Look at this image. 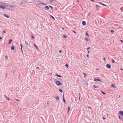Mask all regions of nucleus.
Listing matches in <instances>:
<instances>
[{
    "label": "nucleus",
    "mask_w": 123,
    "mask_h": 123,
    "mask_svg": "<svg viewBox=\"0 0 123 123\" xmlns=\"http://www.w3.org/2000/svg\"><path fill=\"white\" fill-rule=\"evenodd\" d=\"M96 69L97 70H98V69Z\"/></svg>",
    "instance_id": "59"
},
{
    "label": "nucleus",
    "mask_w": 123,
    "mask_h": 123,
    "mask_svg": "<svg viewBox=\"0 0 123 123\" xmlns=\"http://www.w3.org/2000/svg\"><path fill=\"white\" fill-rule=\"evenodd\" d=\"M87 56L88 58L89 57V55H87Z\"/></svg>",
    "instance_id": "43"
},
{
    "label": "nucleus",
    "mask_w": 123,
    "mask_h": 123,
    "mask_svg": "<svg viewBox=\"0 0 123 123\" xmlns=\"http://www.w3.org/2000/svg\"><path fill=\"white\" fill-rule=\"evenodd\" d=\"M3 5H0V8H2V9L6 8V7L7 6V5L6 4L3 3Z\"/></svg>",
    "instance_id": "1"
},
{
    "label": "nucleus",
    "mask_w": 123,
    "mask_h": 123,
    "mask_svg": "<svg viewBox=\"0 0 123 123\" xmlns=\"http://www.w3.org/2000/svg\"><path fill=\"white\" fill-rule=\"evenodd\" d=\"M118 117H119V118L120 119H121L122 120H123V119L121 118L120 117V115H118Z\"/></svg>",
    "instance_id": "16"
},
{
    "label": "nucleus",
    "mask_w": 123,
    "mask_h": 123,
    "mask_svg": "<svg viewBox=\"0 0 123 123\" xmlns=\"http://www.w3.org/2000/svg\"><path fill=\"white\" fill-rule=\"evenodd\" d=\"M103 119H105V118L104 117H103Z\"/></svg>",
    "instance_id": "47"
},
{
    "label": "nucleus",
    "mask_w": 123,
    "mask_h": 123,
    "mask_svg": "<svg viewBox=\"0 0 123 123\" xmlns=\"http://www.w3.org/2000/svg\"><path fill=\"white\" fill-rule=\"evenodd\" d=\"M85 40H86V41H87L88 42V41H89L88 39L87 38H86Z\"/></svg>",
    "instance_id": "26"
},
{
    "label": "nucleus",
    "mask_w": 123,
    "mask_h": 123,
    "mask_svg": "<svg viewBox=\"0 0 123 123\" xmlns=\"http://www.w3.org/2000/svg\"><path fill=\"white\" fill-rule=\"evenodd\" d=\"M120 69H121V70H123V69L122 68H121Z\"/></svg>",
    "instance_id": "56"
},
{
    "label": "nucleus",
    "mask_w": 123,
    "mask_h": 123,
    "mask_svg": "<svg viewBox=\"0 0 123 123\" xmlns=\"http://www.w3.org/2000/svg\"><path fill=\"white\" fill-rule=\"evenodd\" d=\"M56 84L58 86H60L61 85V82L59 81H57L56 82Z\"/></svg>",
    "instance_id": "4"
},
{
    "label": "nucleus",
    "mask_w": 123,
    "mask_h": 123,
    "mask_svg": "<svg viewBox=\"0 0 123 123\" xmlns=\"http://www.w3.org/2000/svg\"><path fill=\"white\" fill-rule=\"evenodd\" d=\"M68 113L69 111L70 108L69 107H68Z\"/></svg>",
    "instance_id": "22"
},
{
    "label": "nucleus",
    "mask_w": 123,
    "mask_h": 123,
    "mask_svg": "<svg viewBox=\"0 0 123 123\" xmlns=\"http://www.w3.org/2000/svg\"><path fill=\"white\" fill-rule=\"evenodd\" d=\"M82 24L84 26L85 25H86V23L85 21H83L82 22Z\"/></svg>",
    "instance_id": "9"
},
{
    "label": "nucleus",
    "mask_w": 123,
    "mask_h": 123,
    "mask_svg": "<svg viewBox=\"0 0 123 123\" xmlns=\"http://www.w3.org/2000/svg\"><path fill=\"white\" fill-rule=\"evenodd\" d=\"M62 50H60L59 51V52L60 53H61L62 52Z\"/></svg>",
    "instance_id": "35"
},
{
    "label": "nucleus",
    "mask_w": 123,
    "mask_h": 123,
    "mask_svg": "<svg viewBox=\"0 0 123 123\" xmlns=\"http://www.w3.org/2000/svg\"><path fill=\"white\" fill-rule=\"evenodd\" d=\"M4 15L5 17H7V18H9V15H7L6 14H4Z\"/></svg>",
    "instance_id": "11"
},
{
    "label": "nucleus",
    "mask_w": 123,
    "mask_h": 123,
    "mask_svg": "<svg viewBox=\"0 0 123 123\" xmlns=\"http://www.w3.org/2000/svg\"><path fill=\"white\" fill-rule=\"evenodd\" d=\"M5 57L6 59H7V56H6Z\"/></svg>",
    "instance_id": "41"
},
{
    "label": "nucleus",
    "mask_w": 123,
    "mask_h": 123,
    "mask_svg": "<svg viewBox=\"0 0 123 123\" xmlns=\"http://www.w3.org/2000/svg\"><path fill=\"white\" fill-rule=\"evenodd\" d=\"M84 76H85V77H86V74L85 73H84Z\"/></svg>",
    "instance_id": "38"
},
{
    "label": "nucleus",
    "mask_w": 123,
    "mask_h": 123,
    "mask_svg": "<svg viewBox=\"0 0 123 123\" xmlns=\"http://www.w3.org/2000/svg\"><path fill=\"white\" fill-rule=\"evenodd\" d=\"M55 98L56 100H59V98L58 97H56Z\"/></svg>",
    "instance_id": "17"
},
{
    "label": "nucleus",
    "mask_w": 123,
    "mask_h": 123,
    "mask_svg": "<svg viewBox=\"0 0 123 123\" xmlns=\"http://www.w3.org/2000/svg\"><path fill=\"white\" fill-rule=\"evenodd\" d=\"M57 76L58 77H62V76L61 75H57Z\"/></svg>",
    "instance_id": "33"
},
{
    "label": "nucleus",
    "mask_w": 123,
    "mask_h": 123,
    "mask_svg": "<svg viewBox=\"0 0 123 123\" xmlns=\"http://www.w3.org/2000/svg\"><path fill=\"white\" fill-rule=\"evenodd\" d=\"M12 41V40L11 39L9 40V43H8V44H10L11 42Z\"/></svg>",
    "instance_id": "13"
},
{
    "label": "nucleus",
    "mask_w": 123,
    "mask_h": 123,
    "mask_svg": "<svg viewBox=\"0 0 123 123\" xmlns=\"http://www.w3.org/2000/svg\"><path fill=\"white\" fill-rule=\"evenodd\" d=\"M2 39V38L1 37H0V40H1Z\"/></svg>",
    "instance_id": "46"
},
{
    "label": "nucleus",
    "mask_w": 123,
    "mask_h": 123,
    "mask_svg": "<svg viewBox=\"0 0 123 123\" xmlns=\"http://www.w3.org/2000/svg\"><path fill=\"white\" fill-rule=\"evenodd\" d=\"M86 35H87V36L88 37L89 36V35H88V34L87 32L86 33Z\"/></svg>",
    "instance_id": "34"
},
{
    "label": "nucleus",
    "mask_w": 123,
    "mask_h": 123,
    "mask_svg": "<svg viewBox=\"0 0 123 123\" xmlns=\"http://www.w3.org/2000/svg\"><path fill=\"white\" fill-rule=\"evenodd\" d=\"M106 67L107 68H110L111 67V65L109 64H107L106 65Z\"/></svg>",
    "instance_id": "7"
},
{
    "label": "nucleus",
    "mask_w": 123,
    "mask_h": 123,
    "mask_svg": "<svg viewBox=\"0 0 123 123\" xmlns=\"http://www.w3.org/2000/svg\"><path fill=\"white\" fill-rule=\"evenodd\" d=\"M88 53H89L90 52V51L88 50Z\"/></svg>",
    "instance_id": "53"
},
{
    "label": "nucleus",
    "mask_w": 123,
    "mask_h": 123,
    "mask_svg": "<svg viewBox=\"0 0 123 123\" xmlns=\"http://www.w3.org/2000/svg\"><path fill=\"white\" fill-rule=\"evenodd\" d=\"M111 32L112 33L114 31L113 30H111Z\"/></svg>",
    "instance_id": "30"
},
{
    "label": "nucleus",
    "mask_w": 123,
    "mask_h": 123,
    "mask_svg": "<svg viewBox=\"0 0 123 123\" xmlns=\"http://www.w3.org/2000/svg\"><path fill=\"white\" fill-rule=\"evenodd\" d=\"M11 49L12 50H14V48L13 46H12L11 47Z\"/></svg>",
    "instance_id": "21"
},
{
    "label": "nucleus",
    "mask_w": 123,
    "mask_h": 123,
    "mask_svg": "<svg viewBox=\"0 0 123 123\" xmlns=\"http://www.w3.org/2000/svg\"><path fill=\"white\" fill-rule=\"evenodd\" d=\"M94 81H101L99 79H97L96 78H95L94 79Z\"/></svg>",
    "instance_id": "10"
},
{
    "label": "nucleus",
    "mask_w": 123,
    "mask_h": 123,
    "mask_svg": "<svg viewBox=\"0 0 123 123\" xmlns=\"http://www.w3.org/2000/svg\"><path fill=\"white\" fill-rule=\"evenodd\" d=\"M51 1H52L53 0H50Z\"/></svg>",
    "instance_id": "58"
},
{
    "label": "nucleus",
    "mask_w": 123,
    "mask_h": 123,
    "mask_svg": "<svg viewBox=\"0 0 123 123\" xmlns=\"http://www.w3.org/2000/svg\"><path fill=\"white\" fill-rule=\"evenodd\" d=\"M90 47H89L87 48V49L88 50L89 49H90Z\"/></svg>",
    "instance_id": "31"
},
{
    "label": "nucleus",
    "mask_w": 123,
    "mask_h": 123,
    "mask_svg": "<svg viewBox=\"0 0 123 123\" xmlns=\"http://www.w3.org/2000/svg\"><path fill=\"white\" fill-rule=\"evenodd\" d=\"M89 108L90 109H91V107H89Z\"/></svg>",
    "instance_id": "57"
},
{
    "label": "nucleus",
    "mask_w": 123,
    "mask_h": 123,
    "mask_svg": "<svg viewBox=\"0 0 123 123\" xmlns=\"http://www.w3.org/2000/svg\"><path fill=\"white\" fill-rule=\"evenodd\" d=\"M40 4L43 5H46V4H45L44 3H42L41 2H39V3H37L36 4V6L40 8Z\"/></svg>",
    "instance_id": "3"
},
{
    "label": "nucleus",
    "mask_w": 123,
    "mask_h": 123,
    "mask_svg": "<svg viewBox=\"0 0 123 123\" xmlns=\"http://www.w3.org/2000/svg\"><path fill=\"white\" fill-rule=\"evenodd\" d=\"M99 7V6L98 5H96V8H97V10H98V7Z\"/></svg>",
    "instance_id": "19"
},
{
    "label": "nucleus",
    "mask_w": 123,
    "mask_h": 123,
    "mask_svg": "<svg viewBox=\"0 0 123 123\" xmlns=\"http://www.w3.org/2000/svg\"><path fill=\"white\" fill-rule=\"evenodd\" d=\"M20 46L21 47V48H22V46L21 44H20Z\"/></svg>",
    "instance_id": "45"
},
{
    "label": "nucleus",
    "mask_w": 123,
    "mask_h": 123,
    "mask_svg": "<svg viewBox=\"0 0 123 123\" xmlns=\"http://www.w3.org/2000/svg\"><path fill=\"white\" fill-rule=\"evenodd\" d=\"M64 29V28H62V30H63Z\"/></svg>",
    "instance_id": "52"
},
{
    "label": "nucleus",
    "mask_w": 123,
    "mask_h": 123,
    "mask_svg": "<svg viewBox=\"0 0 123 123\" xmlns=\"http://www.w3.org/2000/svg\"><path fill=\"white\" fill-rule=\"evenodd\" d=\"M45 8H46L48 10H49V8L48 6H45Z\"/></svg>",
    "instance_id": "15"
},
{
    "label": "nucleus",
    "mask_w": 123,
    "mask_h": 123,
    "mask_svg": "<svg viewBox=\"0 0 123 123\" xmlns=\"http://www.w3.org/2000/svg\"><path fill=\"white\" fill-rule=\"evenodd\" d=\"M25 43L26 45L27 46L28 45V43L26 41H25Z\"/></svg>",
    "instance_id": "18"
},
{
    "label": "nucleus",
    "mask_w": 123,
    "mask_h": 123,
    "mask_svg": "<svg viewBox=\"0 0 123 123\" xmlns=\"http://www.w3.org/2000/svg\"><path fill=\"white\" fill-rule=\"evenodd\" d=\"M31 37L33 39L34 38L33 36L32 35H31Z\"/></svg>",
    "instance_id": "40"
},
{
    "label": "nucleus",
    "mask_w": 123,
    "mask_h": 123,
    "mask_svg": "<svg viewBox=\"0 0 123 123\" xmlns=\"http://www.w3.org/2000/svg\"><path fill=\"white\" fill-rule=\"evenodd\" d=\"M59 91L62 92V91L61 89H60Z\"/></svg>",
    "instance_id": "29"
},
{
    "label": "nucleus",
    "mask_w": 123,
    "mask_h": 123,
    "mask_svg": "<svg viewBox=\"0 0 123 123\" xmlns=\"http://www.w3.org/2000/svg\"><path fill=\"white\" fill-rule=\"evenodd\" d=\"M15 100H16V101H19V100H17V99H15Z\"/></svg>",
    "instance_id": "49"
},
{
    "label": "nucleus",
    "mask_w": 123,
    "mask_h": 123,
    "mask_svg": "<svg viewBox=\"0 0 123 123\" xmlns=\"http://www.w3.org/2000/svg\"><path fill=\"white\" fill-rule=\"evenodd\" d=\"M64 94H63V98H64Z\"/></svg>",
    "instance_id": "48"
},
{
    "label": "nucleus",
    "mask_w": 123,
    "mask_h": 123,
    "mask_svg": "<svg viewBox=\"0 0 123 123\" xmlns=\"http://www.w3.org/2000/svg\"><path fill=\"white\" fill-rule=\"evenodd\" d=\"M63 102L64 103H66V102H65V100L64 98H63Z\"/></svg>",
    "instance_id": "23"
},
{
    "label": "nucleus",
    "mask_w": 123,
    "mask_h": 123,
    "mask_svg": "<svg viewBox=\"0 0 123 123\" xmlns=\"http://www.w3.org/2000/svg\"><path fill=\"white\" fill-rule=\"evenodd\" d=\"M101 92L104 95H105V92Z\"/></svg>",
    "instance_id": "32"
},
{
    "label": "nucleus",
    "mask_w": 123,
    "mask_h": 123,
    "mask_svg": "<svg viewBox=\"0 0 123 123\" xmlns=\"http://www.w3.org/2000/svg\"><path fill=\"white\" fill-rule=\"evenodd\" d=\"M49 6L51 9H53V7L50 6Z\"/></svg>",
    "instance_id": "28"
},
{
    "label": "nucleus",
    "mask_w": 123,
    "mask_h": 123,
    "mask_svg": "<svg viewBox=\"0 0 123 123\" xmlns=\"http://www.w3.org/2000/svg\"><path fill=\"white\" fill-rule=\"evenodd\" d=\"M103 60L105 61H106V60L105 59V57H104L103 58Z\"/></svg>",
    "instance_id": "36"
},
{
    "label": "nucleus",
    "mask_w": 123,
    "mask_h": 123,
    "mask_svg": "<svg viewBox=\"0 0 123 123\" xmlns=\"http://www.w3.org/2000/svg\"><path fill=\"white\" fill-rule=\"evenodd\" d=\"M15 6H8L6 7V8L7 9L9 10H14V8L13 7V6L15 7Z\"/></svg>",
    "instance_id": "2"
},
{
    "label": "nucleus",
    "mask_w": 123,
    "mask_h": 123,
    "mask_svg": "<svg viewBox=\"0 0 123 123\" xmlns=\"http://www.w3.org/2000/svg\"><path fill=\"white\" fill-rule=\"evenodd\" d=\"M91 1L93 2H94V0H91Z\"/></svg>",
    "instance_id": "50"
},
{
    "label": "nucleus",
    "mask_w": 123,
    "mask_h": 123,
    "mask_svg": "<svg viewBox=\"0 0 123 123\" xmlns=\"http://www.w3.org/2000/svg\"><path fill=\"white\" fill-rule=\"evenodd\" d=\"M65 66L68 68V64H66L65 65Z\"/></svg>",
    "instance_id": "27"
},
{
    "label": "nucleus",
    "mask_w": 123,
    "mask_h": 123,
    "mask_svg": "<svg viewBox=\"0 0 123 123\" xmlns=\"http://www.w3.org/2000/svg\"><path fill=\"white\" fill-rule=\"evenodd\" d=\"M63 37L64 38H66L67 37V36L66 35L63 36Z\"/></svg>",
    "instance_id": "25"
},
{
    "label": "nucleus",
    "mask_w": 123,
    "mask_h": 123,
    "mask_svg": "<svg viewBox=\"0 0 123 123\" xmlns=\"http://www.w3.org/2000/svg\"><path fill=\"white\" fill-rule=\"evenodd\" d=\"M118 114H120L121 116H123V111H120L118 112Z\"/></svg>",
    "instance_id": "5"
},
{
    "label": "nucleus",
    "mask_w": 123,
    "mask_h": 123,
    "mask_svg": "<svg viewBox=\"0 0 123 123\" xmlns=\"http://www.w3.org/2000/svg\"><path fill=\"white\" fill-rule=\"evenodd\" d=\"M101 5H103V6H107L106 5H105V4H101Z\"/></svg>",
    "instance_id": "24"
},
{
    "label": "nucleus",
    "mask_w": 123,
    "mask_h": 123,
    "mask_svg": "<svg viewBox=\"0 0 123 123\" xmlns=\"http://www.w3.org/2000/svg\"><path fill=\"white\" fill-rule=\"evenodd\" d=\"M111 86L112 87H114V88H116V86L113 84H112Z\"/></svg>",
    "instance_id": "12"
},
{
    "label": "nucleus",
    "mask_w": 123,
    "mask_h": 123,
    "mask_svg": "<svg viewBox=\"0 0 123 123\" xmlns=\"http://www.w3.org/2000/svg\"><path fill=\"white\" fill-rule=\"evenodd\" d=\"M34 45L37 50H38V49L37 46L35 44H34Z\"/></svg>",
    "instance_id": "14"
},
{
    "label": "nucleus",
    "mask_w": 123,
    "mask_h": 123,
    "mask_svg": "<svg viewBox=\"0 0 123 123\" xmlns=\"http://www.w3.org/2000/svg\"><path fill=\"white\" fill-rule=\"evenodd\" d=\"M112 62L113 63H114L115 62L114 60H112Z\"/></svg>",
    "instance_id": "37"
},
{
    "label": "nucleus",
    "mask_w": 123,
    "mask_h": 123,
    "mask_svg": "<svg viewBox=\"0 0 123 123\" xmlns=\"http://www.w3.org/2000/svg\"><path fill=\"white\" fill-rule=\"evenodd\" d=\"M121 9H122V8H121Z\"/></svg>",
    "instance_id": "61"
},
{
    "label": "nucleus",
    "mask_w": 123,
    "mask_h": 123,
    "mask_svg": "<svg viewBox=\"0 0 123 123\" xmlns=\"http://www.w3.org/2000/svg\"><path fill=\"white\" fill-rule=\"evenodd\" d=\"M21 51H22V52H23V50H22V48H21Z\"/></svg>",
    "instance_id": "51"
},
{
    "label": "nucleus",
    "mask_w": 123,
    "mask_h": 123,
    "mask_svg": "<svg viewBox=\"0 0 123 123\" xmlns=\"http://www.w3.org/2000/svg\"><path fill=\"white\" fill-rule=\"evenodd\" d=\"M50 16L53 19L55 20L54 17L53 16L51 15H50Z\"/></svg>",
    "instance_id": "20"
},
{
    "label": "nucleus",
    "mask_w": 123,
    "mask_h": 123,
    "mask_svg": "<svg viewBox=\"0 0 123 123\" xmlns=\"http://www.w3.org/2000/svg\"><path fill=\"white\" fill-rule=\"evenodd\" d=\"M3 32L4 33H6V31H3Z\"/></svg>",
    "instance_id": "44"
},
{
    "label": "nucleus",
    "mask_w": 123,
    "mask_h": 123,
    "mask_svg": "<svg viewBox=\"0 0 123 123\" xmlns=\"http://www.w3.org/2000/svg\"><path fill=\"white\" fill-rule=\"evenodd\" d=\"M79 99H80V97H79Z\"/></svg>",
    "instance_id": "60"
},
{
    "label": "nucleus",
    "mask_w": 123,
    "mask_h": 123,
    "mask_svg": "<svg viewBox=\"0 0 123 123\" xmlns=\"http://www.w3.org/2000/svg\"><path fill=\"white\" fill-rule=\"evenodd\" d=\"M37 68H39V67H37Z\"/></svg>",
    "instance_id": "55"
},
{
    "label": "nucleus",
    "mask_w": 123,
    "mask_h": 123,
    "mask_svg": "<svg viewBox=\"0 0 123 123\" xmlns=\"http://www.w3.org/2000/svg\"><path fill=\"white\" fill-rule=\"evenodd\" d=\"M73 31L74 33H76V32L74 31Z\"/></svg>",
    "instance_id": "42"
},
{
    "label": "nucleus",
    "mask_w": 123,
    "mask_h": 123,
    "mask_svg": "<svg viewBox=\"0 0 123 123\" xmlns=\"http://www.w3.org/2000/svg\"><path fill=\"white\" fill-rule=\"evenodd\" d=\"M4 97L7 100H10L9 98L8 97H7L6 96V95H4Z\"/></svg>",
    "instance_id": "6"
},
{
    "label": "nucleus",
    "mask_w": 123,
    "mask_h": 123,
    "mask_svg": "<svg viewBox=\"0 0 123 123\" xmlns=\"http://www.w3.org/2000/svg\"><path fill=\"white\" fill-rule=\"evenodd\" d=\"M120 41L121 42H122L123 43V41L122 40H120Z\"/></svg>",
    "instance_id": "39"
},
{
    "label": "nucleus",
    "mask_w": 123,
    "mask_h": 123,
    "mask_svg": "<svg viewBox=\"0 0 123 123\" xmlns=\"http://www.w3.org/2000/svg\"><path fill=\"white\" fill-rule=\"evenodd\" d=\"M93 87L94 88H98L99 87L98 86H97L95 85H94L93 86Z\"/></svg>",
    "instance_id": "8"
},
{
    "label": "nucleus",
    "mask_w": 123,
    "mask_h": 123,
    "mask_svg": "<svg viewBox=\"0 0 123 123\" xmlns=\"http://www.w3.org/2000/svg\"><path fill=\"white\" fill-rule=\"evenodd\" d=\"M55 75H56L57 76V75H58L57 74Z\"/></svg>",
    "instance_id": "54"
}]
</instances>
